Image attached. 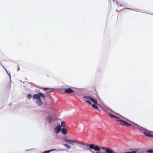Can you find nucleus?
<instances>
[{"label":"nucleus","mask_w":153,"mask_h":153,"mask_svg":"<svg viewBox=\"0 0 153 153\" xmlns=\"http://www.w3.org/2000/svg\"><path fill=\"white\" fill-rule=\"evenodd\" d=\"M63 140L66 142H68L69 143L71 144L72 145H73V143H76L78 144H81L83 145H88V146L90 149H94L95 151H100V147L97 146L95 145L94 144H86L85 143H83L81 141H77L75 140L71 139H68L66 138H64L63 139Z\"/></svg>","instance_id":"nucleus-1"},{"label":"nucleus","mask_w":153,"mask_h":153,"mask_svg":"<svg viewBox=\"0 0 153 153\" xmlns=\"http://www.w3.org/2000/svg\"><path fill=\"white\" fill-rule=\"evenodd\" d=\"M107 113L108 116H109L110 117L116 118V119L115 120V121L117 123L121 125V126H124L126 127L128 126H131V128H134V126H138V125L136 124H135L134 126L132 125H131V124L128 123L126 122L123 120H121V119L119 118V117H117L113 114H112L108 113V112H107Z\"/></svg>","instance_id":"nucleus-2"},{"label":"nucleus","mask_w":153,"mask_h":153,"mask_svg":"<svg viewBox=\"0 0 153 153\" xmlns=\"http://www.w3.org/2000/svg\"><path fill=\"white\" fill-rule=\"evenodd\" d=\"M45 97V96L42 93L40 92L38 94H34L32 96L33 99H40V97Z\"/></svg>","instance_id":"nucleus-3"},{"label":"nucleus","mask_w":153,"mask_h":153,"mask_svg":"<svg viewBox=\"0 0 153 153\" xmlns=\"http://www.w3.org/2000/svg\"><path fill=\"white\" fill-rule=\"evenodd\" d=\"M143 133L146 136L153 137V132L146 130Z\"/></svg>","instance_id":"nucleus-4"},{"label":"nucleus","mask_w":153,"mask_h":153,"mask_svg":"<svg viewBox=\"0 0 153 153\" xmlns=\"http://www.w3.org/2000/svg\"><path fill=\"white\" fill-rule=\"evenodd\" d=\"M101 149L105 151L106 153H116L109 148L104 147H101Z\"/></svg>","instance_id":"nucleus-5"},{"label":"nucleus","mask_w":153,"mask_h":153,"mask_svg":"<svg viewBox=\"0 0 153 153\" xmlns=\"http://www.w3.org/2000/svg\"><path fill=\"white\" fill-rule=\"evenodd\" d=\"M54 130L55 133L57 134L61 131V127L60 125H58L54 128Z\"/></svg>","instance_id":"nucleus-6"},{"label":"nucleus","mask_w":153,"mask_h":153,"mask_svg":"<svg viewBox=\"0 0 153 153\" xmlns=\"http://www.w3.org/2000/svg\"><path fill=\"white\" fill-rule=\"evenodd\" d=\"M74 92V91L71 88H67L64 90V92L65 93L70 94Z\"/></svg>","instance_id":"nucleus-7"},{"label":"nucleus","mask_w":153,"mask_h":153,"mask_svg":"<svg viewBox=\"0 0 153 153\" xmlns=\"http://www.w3.org/2000/svg\"><path fill=\"white\" fill-rule=\"evenodd\" d=\"M53 120L52 117L50 116H48L46 118V120L48 123H50L52 122V121Z\"/></svg>","instance_id":"nucleus-8"},{"label":"nucleus","mask_w":153,"mask_h":153,"mask_svg":"<svg viewBox=\"0 0 153 153\" xmlns=\"http://www.w3.org/2000/svg\"><path fill=\"white\" fill-rule=\"evenodd\" d=\"M36 103L39 106H40L42 104V102L41 99H37L36 101Z\"/></svg>","instance_id":"nucleus-9"},{"label":"nucleus","mask_w":153,"mask_h":153,"mask_svg":"<svg viewBox=\"0 0 153 153\" xmlns=\"http://www.w3.org/2000/svg\"><path fill=\"white\" fill-rule=\"evenodd\" d=\"M63 146L65 147L67 149L69 150L71 149V146L70 145L67 144H63Z\"/></svg>","instance_id":"nucleus-10"},{"label":"nucleus","mask_w":153,"mask_h":153,"mask_svg":"<svg viewBox=\"0 0 153 153\" xmlns=\"http://www.w3.org/2000/svg\"><path fill=\"white\" fill-rule=\"evenodd\" d=\"M90 100L93 103H94L95 104H97V101L96 99H94L92 97H91Z\"/></svg>","instance_id":"nucleus-11"},{"label":"nucleus","mask_w":153,"mask_h":153,"mask_svg":"<svg viewBox=\"0 0 153 153\" xmlns=\"http://www.w3.org/2000/svg\"><path fill=\"white\" fill-rule=\"evenodd\" d=\"M62 132L64 134H66L67 133V130L65 128H63L61 129Z\"/></svg>","instance_id":"nucleus-12"},{"label":"nucleus","mask_w":153,"mask_h":153,"mask_svg":"<svg viewBox=\"0 0 153 153\" xmlns=\"http://www.w3.org/2000/svg\"><path fill=\"white\" fill-rule=\"evenodd\" d=\"M137 152V149H134L133 151L131 152H126L124 153H136Z\"/></svg>","instance_id":"nucleus-13"},{"label":"nucleus","mask_w":153,"mask_h":153,"mask_svg":"<svg viewBox=\"0 0 153 153\" xmlns=\"http://www.w3.org/2000/svg\"><path fill=\"white\" fill-rule=\"evenodd\" d=\"M91 97H92L90 96H85L83 97L85 99H89V100H90Z\"/></svg>","instance_id":"nucleus-14"},{"label":"nucleus","mask_w":153,"mask_h":153,"mask_svg":"<svg viewBox=\"0 0 153 153\" xmlns=\"http://www.w3.org/2000/svg\"><path fill=\"white\" fill-rule=\"evenodd\" d=\"M61 125L62 127H65V122H61Z\"/></svg>","instance_id":"nucleus-15"},{"label":"nucleus","mask_w":153,"mask_h":153,"mask_svg":"<svg viewBox=\"0 0 153 153\" xmlns=\"http://www.w3.org/2000/svg\"><path fill=\"white\" fill-rule=\"evenodd\" d=\"M53 151H56V149H51V150L45 151L43 152L42 153H49L50 152Z\"/></svg>","instance_id":"nucleus-16"},{"label":"nucleus","mask_w":153,"mask_h":153,"mask_svg":"<svg viewBox=\"0 0 153 153\" xmlns=\"http://www.w3.org/2000/svg\"><path fill=\"white\" fill-rule=\"evenodd\" d=\"M147 152L148 153H153V150L152 149H149L147 151Z\"/></svg>","instance_id":"nucleus-17"},{"label":"nucleus","mask_w":153,"mask_h":153,"mask_svg":"<svg viewBox=\"0 0 153 153\" xmlns=\"http://www.w3.org/2000/svg\"><path fill=\"white\" fill-rule=\"evenodd\" d=\"M32 97V96L30 94H28L27 96V97L28 98L29 100Z\"/></svg>","instance_id":"nucleus-18"},{"label":"nucleus","mask_w":153,"mask_h":153,"mask_svg":"<svg viewBox=\"0 0 153 153\" xmlns=\"http://www.w3.org/2000/svg\"><path fill=\"white\" fill-rule=\"evenodd\" d=\"M92 106L93 108L95 109H97L98 107L95 104H92Z\"/></svg>","instance_id":"nucleus-19"},{"label":"nucleus","mask_w":153,"mask_h":153,"mask_svg":"<svg viewBox=\"0 0 153 153\" xmlns=\"http://www.w3.org/2000/svg\"><path fill=\"white\" fill-rule=\"evenodd\" d=\"M42 89L44 90H48L51 89V88H43Z\"/></svg>","instance_id":"nucleus-20"},{"label":"nucleus","mask_w":153,"mask_h":153,"mask_svg":"<svg viewBox=\"0 0 153 153\" xmlns=\"http://www.w3.org/2000/svg\"><path fill=\"white\" fill-rule=\"evenodd\" d=\"M85 102H88V104L90 105H91V102H90V101H88V100H85Z\"/></svg>","instance_id":"nucleus-21"},{"label":"nucleus","mask_w":153,"mask_h":153,"mask_svg":"<svg viewBox=\"0 0 153 153\" xmlns=\"http://www.w3.org/2000/svg\"><path fill=\"white\" fill-rule=\"evenodd\" d=\"M20 70V67L19 66L18 67V71H19Z\"/></svg>","instance_id":"nucleus-22"},{"label":"nucleus","mask_w":153,"mask_h":153,"mask_svg":"<svg viewBox=\"0 0 153 153\" xmlns=\"http://www.w3.org/2000/svg\"><path fill=\"white\" fill-rule=\"evenodd\" d=\"M104 111L106 112H107V110L106 109H104Z\"/></svg>","instance_id":"nucleus-23"}]
</instances>
